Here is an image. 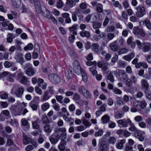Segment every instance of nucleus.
<instances>
[{"label": "nucleus", "instance_id": "nucleus-31", "mask_svg": "<svg viewBox=\"0 0 151 151\" xmlns=\"http://www.w3.org/2000/svg\"><path fill=\"white\" fill-rule=\"evenodd\" d=\"M41 14L43 16L47 17L48 19L51 15H50L49 11L45 8V11L42 12Z\"/></svg>", "mask_w": 151, "mask_h": 151}, {"label": "nucleus", "instance_id": "nucleus-10", "mask_svg": "<svg viewBox=\"0 0 151 151\" xmlns=\"http://www.w3.org/2000/svg\"><path fill=\"white\" fill-rule=\"evenodd\" d=\"M119 76L121 81H124L128 78L127 75L123 70H119L118 71Z\"/></svg>", "mask_w": 151, "mask_h": 151}, {"label": "nucleus", "instance_id": "nucleus-61", "mask_svg": "<svg viewBox=\"0 0 151 151\" xmlns=\"http://www.w3.org/2000/svg\"><path fill=\"white\" fill-rule=\"evenodd\" d=\"M132 83H136L137 82V79L136 76H132L130 78Z\"/></svg>", "mask_w": 151, "mask_h": 151}, {"label": "nucleus", "instance_id": "nucleus-29", "mask_svg": "<svg viewBox=\"0 0 151 151\" xmlns=\"http://www.w3.org/2000/svg\"><path fill=\"white\" fill-rule=\"evenodd\" d=\"M51 96L47 91H46L44 94L42 100L43 101L47 100L49 99Z\"/></svg>", "mask_w": 151, "mask_h": 151}, {"label": "nucleus", "instance_id": "nucleus-23", "mask_svg": "<svg viewBox=\"0 0 151 151\" xmlns=\"http://www.w3.org/2000/svg\"><path fill=\"white\" fill-rule=\"evenodd\" d=\"M23 54L21 53H19L16 55V58L19 60L20 62H23L24 60V58H23Z\"/></svg>", "mask_w": 151, "mask_h": 151}, {"label": "nucleus", "instance_id": "nucleus-17", "mask_svg": "<svg viewBox=\"0 0 151 151\" xmlns=\"http://www.w3.org/2000/svg\"><path fill=\"white\" fill-rule=\"evenodd\" d=\"M44 131L47 134H49L52 132V128L49 124L45 125L43 127Z\"/></svg>", "mask_w": 151, "mask_h": 151}, {"label": "nucleus", "instance_id": "nucleus-19", "mask_svg": "<svg viewBox=\"0 0 151 151\" xmlns=\"http://www.w3.org/2000/svg\"><path fill=\"white\" fill-rule=\"evenodd\" d=\"M101 120L103 124L108 123L110 120V117L107 115L103 116L101 118Z\"/></svg>", "mask_w": 151, "mask_h": 151}, {"label": "nucleus", "instance_id": "nucleus-50", "mask_svg": "<svg viewBox=\"0 0 151 151\" xmlns=\"http://www.w3.org/2000/svg\"><path fill=\"white\" fill-rule=\"evenodd\" d=\"M139 103L141 104L140 107L142 109L145 108L147 105V103L145 100L140 101Z\"/></svg>", "mask_w": 151, "mask_h": 151}, {"label": "nucleus", "instance_id": "nucleus-38", "mask_svg": "<svg viewBox=\"0 0 151 151\" xmlns=\"http://www.w3.org/2000/svg\"><path fill=\"white\" fill-rule=\"evenodd\" d=\"M92 47L93 50L96 52L99 51V45L97 43H94L92 45Z\"/></svg>", "mask_w": 151, "mask_h": 151}, {"label": "nucleus", "instance_id": "nucleus-6", "mask_svg": "<svg viewBox=\"0 0 151 151\" xmlns=\"http://www.w3.org/2000/svg\"><path fill=\"white\" fill-rule=\"evenodd\" d=\"M49 80L53 83H58L60 80L58 75L56 74H51L48 76Z\"/></svg>", "mask_w": 151, "mask_h": 151}, {"label": "nucleus", "instance_id": "nucleus-60", "mask_svg": "<svg viewBox=\"0 0 151 151\" xmlns=\"http://www.w3.org/2000/svg\"><path fill=\"white\" fill-rule=\"evenodd\" d=\"M124 81H125L126 85L128 86H130L132 84V83L130 78H127V79Z\"/></svg>", "mask_w": 151, "mask_h": 151}, {"label": "nucleus", "instance_id": "nucleus-15", "mask_svg": "<svg viewBox=\"0 0 151 151\" xmlns=\"http://www.w3.org/2000/svg\"><path fill=\"white\" fill-rule=\"evenodd\" d=\"M66 6L69 8H72L76 5V3L73 0H66Z\"/></svg>", "mask_w": 151, "mask_h": 151}, {"label": "nucleus", "instance_id": "nucleus-36", "mask_svg": "<svg viewBox=\"0 0 151 151\" xmlns=\"http://www.w3.org/2000/svg\"><path fill=\"white\" fill-rule=\"evenodd\" d=\"M48 90L46 91H47L49 94L51 96L54 95V91L53 86H49L48 88Z\"/></svg>", "mask_w": 151, "mask_h": 151}, {"label": "nucleus", "instance_id": "nucleus-7", "mask_svg": "<svg viewBox=\"0 0 151 151\" xmlns=\"http://www.w3.org/2000/svg\"><path fill=\"white\" fill-rule=\"evenodd\" d=\"M78 91L80 93H82L86 98H90L91 95L89 91L84 87H81L78 89Z\"/></svg>", "mask_w": 151, "mask_h": 151}, {"label": "nucleus", "instance_id": "nucleus-25", "mask_svg": "<svg viewBox=\"0 0 151 151\" xmlns=\"http://www.w3.org/2000/svg\"><path fill=\"white\" fill-rule=\"evenodd\" d=\"M96 65H94L92 66L90 68V70L92 73V75L93 76L96 75L97 73V71L96 70Z\"/></svg>", "mask_w": 151, "mask_h": 151}, {"label": "nucleus", "instance_id": "nucleus-44", "mask_svg": "<svg viewBox=\"0 0 151 151\" xmlns=\"http://www.w3.org/2000/svg\"><path fill=\"white\" fill-rule=\"evenodd\" d=\"M97 11L100 13H102L103 12V9H102V5L101 4H99L96 7Z\"/></svg>", "mask_w": 151, "mask_h": 151}, {"label": "nucleus", "instance_id": "nucleus-32", "mask_svg": "<svg viewBox=\"0 0 151 151\" xmlns=\"http://www.w3.org/2000/svg\"><path fill=\"white\" fill-rule=\"evenodd\" d=\"M115 72V71H112L107 76V78L111 82H114V78L112 74L113 73H114Z\"/></svg>", "mask_w": 151, "mask_h": 151}, {"label": "nucleus", "instance_id": "nucleus-12", "mask_svg": "<svg viewBox=\"0 0 151 151\" xmlns=\"http://www.w3.org/2000/svg\"><path fill=\"white\" fill-rule=\"evenodd\" d=\"M144 133L142 134L139 130H136L134 132V136L139 140L143 141L144 139Z\"/></svg>", "mask_w": 151, "mask_h": 151}, {"label": "nucleus", "instance_id": "nucleus-47", "mask_svg": "<svg viewBox=\"0 0 151 151\" xmlns=\"http://www.w3.org/2000/svg\"><path fill=\"white\" fill-rule=\"evenodd\" d=\"M81 74L83 81L85 82H87L88 80V78L85 71H83Z\"/></svg>", "mask_w": 151, "mask_h": 151}, {"label": "nucleus", "instance_id": "nucleus-3", "mask_svg": "<svg viewBox=\"0 0 151 151\" xmlns=\"http://www.w3.org/2000/svg\"><path fill=\"white\" fill-rule=\"evenodd\" d=\"M15 87H14L12 89L11 93L12 94H15L17 97L21 98L24 91V88L23 87L21 86L16 89Z\"/></svg>", "mask_w": 151, "mask_h": 151}, {"label": "nucleus", "instance_id": "nucleus-41", "mask_svg": "<svg viewBox=\"0 0 151 151\" xmlns=\"http://www.w3.org/2000/svg\"><path fill=\"white\" fill-rule=\"evenodd\" d=\"M127 51L128 50L126 48H122L120 49L118 52V55H120L122 54L126 53Z\"/></svg>", "mask_w": 151, "mask_h": 151}, {"label": "nucleus", "instance_id": "nucleus-4", "mask_svg": "<svg viewBox=\"0 0 151 151\" xmlns=\"http://www.w3.org/2000/svg\"><path fill=\"white\" fill-rule=\"evenodd\" d=\"M73 68L76 73L79 75L82 73L83 71H84L81 69L80 65L79 62L77 60H75L73 63Z\"/></svg>", "mask_w": 151, "mask_h": 151}, {"label": "nucleus", "instance_id": "nucleus-63", "mask_svg": "<svg viewBox=\"0 0 151 151\" xmlns=\"http://www.w3.org/2000/svg\"><path fill=\"white\" fill-rule=\"evenodd\" d=\"M9 57V54L7 52H5L3 55L2 54V55H1V60L5 59L6 60L8 59Z\"/></svg>", "mask_w": 151, "mask_h": 151}, {"label": "nucleus", "instance_id": "nucleus-30", "mask_svg": "<svg viewBox=\"0 0 151 151\" xmlns=\"http://www.w3.org/2000/svg\"><path fill=\"white\" fill-rule=\"evenodd\" d=\"M124 115V114L122 112L118 111L115 113L114 117L116 119H119L122 118Z\"/></svg>", "mask_w": 151, "mask_h": 151}, {"label": "nucleus", "instance_id": "nucleus-21", "mask_svg": "<svg viewBox=\"0 0 151 151\" xmlns=\"http://www.w3.org/2000/svg\"><path fill=\"white\" fill-rule=\"evenodd\" d=\"M80 35L83 37H86L87 38H89L91 36L90 33L88 31L85 30L81 32H80Z\"/></svg>", "mask_w": 151, "mask_h": 151}, {"label": "nucleus", "instance_id": "nucleus-54", "mask_svg": "<svg viewBox=\"0 0 151 151\" xmlns=\"http://www.w3.org/2000/svg\"><path fill=\"white\" fill-rule=\"evenodd\" d=\"M140 29L137 27H134L133 30V33L136 35H138Z\"/></svg>", "mask_w": 151, "mask_h": 151}, {"label": "nucleus", "instance_id": "nucleus-52", "mask_svg": "<svg viewBox=\"0 0 151 151\" xmlns=\"http://www.w3.org/2000/svg\"><path fill=\"white\" fill-rule=\"evenodd\" d=\"M63 119L66 122H71L72 120H73V119L71 118H69L66 115V114H64L63 115Z\"/></svg>", "mask_w": 151, "mask_h": 151}, {"label": "nucleus", "instance_id": "nucleus-14", "mask_svg": "<svg viewBox=\"0 0 151 151\" xmlns=\"http://www.w3.org/2000/svg\"><path fill=\"white\" fill-rule=\"evenodd\" d=\"M141 88L146 90H147L149 88V84L147 81L145 79H143L141 81Z\"/></svg>", "mask_w": 151, "mask_h": 151}, {"label": "nucleus", "instance_id": "nucleus-56", "mask_svg": "<svg viewBox=\"0 0 151 151\" xmlns=\"http://www.w3.org/2000/svg\"><path fill=\"white\" fill-rule=\"evenodd\" d=\"M83 124L86 127H89L91 125L88 121L86 119H83Z\"/></svg>", "mask_w": 151, "mask_h": 151}, {"label": "nucleus", "instance_id": "nucleus-13", "mask_svg": "<svg viewBox=\"0 0 151 151\" xmlns=\"http://www.w3.org/2000/svg\"><path fill=\"white\" fill-rule=\"evenodd\" d=\"M78 25L77 24L73 25L71 27L69 28V29L70 31L72 32L71 38H75V35H77L76 30L78 29Z\"/></svg>", "mask_w": 151, "mask_h": 151}, {"label": "nucleus", "instance_id": "nucleus-45", "mask_svg": "<svg viewBox=\"0 0 151 151\" xmlns=\"http://www.w3.org/2000/svg\"><path fill=\"white\" fill-rule=\"evenodd\" d=\"M103 133V131L102 129H100L99 130L96 132L95 134V136L96 137L101 136L102 135Z\"/></svg>", "mask_w": 151, "mask_h": 151}, {"label": "nucleus", "instance_id": "nucleus-40", "mask_svg": "<svg viewBox=\"0 0 151 151\" xmlns=\"http://www.w3.org/2000/svg\"><path fill=\"white\" fill-rule=\"evenodd\" d=\"M33 45L32 43H30L28 45L24 47V50L25 51L27 50H32L33 48Z\"/></svg>", "mask_w": 151, "mask_h": 151}, {"label": "nucleus", "instance_id": "nucleus-24", "mask_svg": "<svg viewBox=\"0 0 151 151\" xmlns=\"http://www.w3.org/2000/svg\"><path fill=\"white\" fill-rule=\"evenodd\" d=\"M39 120L38 119L36 120L35 121L32 123V127L34 129H38L40 127L38 124Z\"/></svg>", "mask_w": 151, "mask_h": 151}, {"label": "nucleus", "instance_id": "nucleus-37", "mask_svg": "<svg viewBox=\"0 0 151 151\" xmlns=\"http://www.w3.org/2000/svg\"><path fill=\"white\" fill-rule=\"evenodd\" d=\"M146 97L149 100H151V91L147 90L145 91Z\"/></svg>", "mask_w": 151, "mask_h": 151}, {"label": "nucleus", "instance_id": "nucleus-58", "mask_svg": "<svg viewBox=\"0 0 151 151\" xmlns=\"http://www.w3.org/2000/svg\"><path fill=\"white\" fill-rule=\"evenodd\" d=\"M110 48L112 50L114 51H116L117 50V47L114 42L112 43L111 45Z\"/></svg>", "mask_w": 151, "mask_h": 151}, {"label": "nucleus", "instance_id": "nucleus-49", "mask_svg": "<svg viewBox=\"0 0 151 151\" xmlns=\"http://www.w3.org/2000/svg\"><path fill=\"white\" fill-rule=\"evenodd\" d=\"M55 98L58 102L61 104L63 103L62 100L63 99V96H61L56 95L55 96Z\"/></svg>", "mask_w": 151, "mask_h": 151}, {"label": "nucleus", "instance_id": "nucleus-55", "mask_svg": "<svg viewBox=\"0 0 151 151\" xmlns=\"http://www.w3.org/2000/svg\"><path fill=\"white\" fill-rule=\"evenodd\" d=\"M10 75V73L9 72H4L0 74V78L5 76H9Z\"/></svg>", "mask_w": 151, "mask_h": 151}, {"label": "nucleus", "instance_id": "nucleus-1", "mask_svg": "<svg viewBox=\"0 0 151 151\" xmlns=\"http://www.w3.org/2000/svg\"><path fill=\"white\" fill-rule=\"evenodd\" d=\"M22 67L24 70L27 69L26 73L28 76H31L35 74L36 71L35 69L33 68L32 64L30 63H25L24 65L22 66Z\"/></svg>", "mask_w": 151, "mask_h": 151}, {"label": "nucleus", "instance_id": "nucleus-16", "mask_svg": "<svg viewBox=\"0 0 151 151\" xmlns=\"http://www.w3.org/2000/svg\"><path fill=\"white\" fill-rule=\"evenodd\" d=\"M66 145V142L64 140H62L58 147L60 151H63L65 150V146Z\"/></svg>", "mask_w": 151, "mask_h": 151}, {"label": "nucleus", "instance_id": "nucleus-11", "mask_svg": "<svg viewBox=\"0 0 151 151\" xmlns=\"http://www.w3.org/2000/svg\"><path fill=\"white\" fill-rule=\"evenodd\" d=\"M98 150L99 151H109V147L106 144L102 142L98 145Z\"/></svg>", "mask_w": 151, "mask_h": 151}, {"label": "nucleus", "instance_id": "nucleus-28", "mask_svg": "<svg viewBox=\"0 0 151 151\" xmlns=\"http://www.w3.org/2000/svg\"><path fill=\"white\" fill-rule=\"evenodd\" d=\"M71 69L72 68H70L67 72L66 73V76L69 79L71 78L73 76Z\"/></svg>", "mask_w": 151, "mask_h": 151}, {"label": "nucleus", "instance_id": "nucleus-53", "mask_svg": "<svg viewBox=\"0 0 151 151\" xmlns=\"http://www.w3.org/2000/svg\"><path fill=\"white\" fill-rule=\"evenodd\" d=\"M80 99V96L78 93H76L73 95V99L75 101L78 100Z\"/></svg>", "mask_w": 151, "mask_h": 151}, {"label": "nucleus", "instance_id": "nucleus-34", "mask_svg": "<svg viewBox=\"0 0 151 151\" xmlns=\"http://www.w3.org/2000/svg\"><path fill=\"white\" fill-rule=\"evenodd\" d=\"M118 64V66L120 68H124L127 65V63L125 62H123L121 60H119Z\"/></svg>", "mask_w": 151, "mask_h": 151}, {"label": "nucleus", "instance_id": "nucleus-64", "mask_svg": "<svg viewBox=\"0 0 151 151\" xmlns=\"http://www.w3.org/2000/svg\"><path fill=\"white\" fill-rule=\"evenodd\" d=\"M135 120L137 122H139L142 120L143 119L140 116H137L134 118Z\"/></svg>", "mask_w": 151, "mask_h": 151}, {"label": "nucleus", "instance_id": "nucleus-33", "mask_svg": "<svg viewBox=\"0 0 151 151\" xmlns=\"http://www.w3.org/2000/svg\"><path fill=\"white\" fill-rule=\"evenodd\" d=\"M52 136L57 141H58L59 139L60 138V136L59 134V133L56 132L55 130V132L52 134Z\"/></svg>", "mask_w": 151, "mask_h": 151}, {"label": "nucleus", "instance_id": "nucleus-48", "mask_svg": "<svg viewBox=\"0 0 151 151\" xmlns=\"http://www.w3.org/2000/svg\"><path fill=\"white\" fill-rule=\"evenodd\" d=\"M56 132L59 133L60 132L64 133L66 132V129L65 127H62L61 128H58L56 129L55 130Z\"/></svg>", "mask_w": 151, "mask_h": 151}, {"label": "nucleus", "instance_id": "nucleus-46", "mask_svg": "<svg viewBox=\"0 0 151 151\" xmlns=\"http://www.w3.org/2000/svg\"><path fill=\"white\" fill-rule=\"evenodd\" d=\"M115 29V27L113 26L109 25L107 27L106 31L108 32H113Z\"/></svg>", "mask_w": 151, "mask_h": 151}, {"label": "nucleus", "instance_id": "nucleus-27", "mask_svg": "<svg viewBox=\"0 0 151 151\" xmlns=\"http://www.w3.org/2000/svg\"><path fill=\"white\" fill-rule=\"evenodd\" d=\"M42 122L44 124H47L50 123V121L48 117L46 115H45L43 116Z\"/></svg>", "mask_w": 151, "mask_h": 151}, {"label": "nucleus", "instance_id": "nucleus-22", "mask_svg": "<svg viewBox=\"0 0 151 151\" xmlns=\"http://www.w3.org/2000/svg\"><path fill=\"white\" fill-rule=\"evenodd\" d=\"M14 76L17 79L20 80L24 76L20 71H17L14 74Z\"/></svg>", "mask_w": 151, "mask_h": 151}, {"label": "nucleus", "instance_id": "nucleus-62", "mask_svg": "<svg viewBox=\"0 0 151 151\" xmlns=\"http://www.w3.org/2000/svg\"><path fill=\"white\" fill-rule=\"evenodd\" d=\"M20 80V83L24 84H26L27 81V78L24 76Z\"/></svg>", "mask_w": 151, "mask_h": 151}, {"label": "nucleus", "instance_id": "nucleus-57", "mask_svg": "<svg viewBox=\"0 0 151 151\" xmlns=\"http://www.w3.org/2000/svg\"><path fill=\"white\" fill-rule=\"evenodd\" d=\"M113 91L115 94L119 95L121 94L122 93V91L116 88H115L113 89Z\"/></svg>", "mask_w": 151, "mask_h": 151}, {"label": "nucleus", "instance_id": "nucleus-39", "mask_svg": "<svg viewBox=\"0 0 151 151\" xmlns=\"http://www.w3.org/2000/svg\"><path fill=\"white\" fill-rule=\"evenodd\" d=\"M49 104L47 103H45L42 105V109L43 111H46L49 108Z\"/></svg>", "mask_w": 151, "mask_h": 151}, {"label": "nucleus", "instance_id": "nucleus-26", "mask_svg": "<svg viewBox=\"0 0 151 151\" xmlns=\"http://www.w3.org/2000/svg\"><path fill=\"white\" fill-rule=\"evenodd\" d=\"M116 141V139L114 137H110L108 139V141L109 144L114 145Z\"/></svg>", "mask_w": 151, "mask_h": 151}, {"label": "nucleus", "instance_id": "nucleus-9", "mask_svg": "<svg viewBox=\"0 0 151 151\" xmlns=\"http://www.w3.org/2000/svg\"><path fill=\"white\" fill-rule=\"evenodd\" d=\"M131 120L129 119H120L117 121V123L119 125H121L122 127H125L128 126V124H131Z\"/></svg>", "mask_w": 151, "mask_h": 151}, {"label": "nucleus", "instance_id": "nucleus-42", "mask_svg": "<svg viewBox=\"0 0 151 151\" xmlns=\"http://www.w3.org/2000/svg\"><path fill=\"white\" fill-rule=\"evenodd\" d=\"M0 97L3 99H5L8 97V94L4 92H0Z\"/></svg>", "mask_w": 151, "mask_h": 151}, {"label": "nucleus", "instance_id": "nucleus-51", "mask_svg": "<svg viewBox=\"0 0 151 151\" xmlns=\"http://www.w3.org/2000/svg\"><path fill=\"white\" fill-rule=\"evenodd\" d=\"M130 125V127H129V131H134L137 130L134 126V125L132 123V122H131V124H129Z\"/></svg>", "mask_w": 151, "mask_h": 151}, {"label": "nucleus", "instance_id": "nucleus-43", "mask_svg": "<svg viewBox=\"0 0 151 151\" xmlns=\"http://www.w3.org/2000/svg\"><path fill=\"white\" fill-rule=\"evenodd\" d=\"M144 22L147 28L150 30H151V24L150 21L148 20H146L144 21Z\"/></svg>", "mask_w": 151, "mask_h": 151}, {"label": "nucleus", "instance_id": "nucleus-8", "mask_svg": "<svg viewBox=\"0 0 151 151\" xmlns=\"http://www.w3.org/2000/svg\"><path fill=\"white\" fill-rule=\"evenodd\" d=\"M98 67L99 68H101L102 71L104 73L107 74L108 69V64L106 62H99L98 63Z\"/></svg>", "mask_w": 151, "mask_h": 151}, {"label": "nucleus", "instance_id": "nucleus-2", "mask_svg": "<svg viewBox=\"0 0 151 151\" xmlns=\"http://www.w3.org/2000/svg\"><path fill=\"white\" fill-rule=\"evenodd\" d=\"M136 42L138 48L139 49H142L144 52L149 51L151 49V44L150 43H146L142 44L138 40H137Z\"/></svg>", "mask_w": 151, "mask_h": 151}, {"label": "nucleus", "instance_id": "nucleus-59", "mask_svg": "<svg viewBox=\"0 0 151 151\" xmlns=\"http://www.w3.org/2000/svg\"><path fill=\"white\" fill-rule=\"evenodd\" d=\"M122 98L121 97H118L117 98V104L119 105H121V104H125V102H124L122 100Z\"/></svg>", "mask_w": 151, "mask_h": 151}, {"label": "nucleus", "instance_id": "nucleus-35", "mask_svg": "<svg viewBox=\"0 0 151 151\" xmlns=\"http://www.w3.org/2000/svg\"><path fill=\"white\" fill-rule=\"evenodd\" d=\"M93 28L95 29H98L101 27V24L100 22H93Z\"/></svg>", "mask_w": 151, "mask_h": 151}, {"label": "nucleus", "instance_id": "nucleus-18", "mask_svg": "<svg viewBox=\"0 0 151 151\" xmlns=\"http://www.w3.org/2000/svg\"><path fill=\"white\" fill-rule=\"evenodd\" d=\"M134 56V54L133 52L129 54L128 55L124 56L123 58L124 60L128 61H130Z\"/></svg>", "mask_w": 151, "mask_h": 151}, {"label": "nucleus", "instance_id": "nucleus-5", "mask_svg": "<svg viewBox=\"0 0 151 151\" xmlns=\"http://www.w3.org/2000/svg\"><path fill=\"white\" fill-rule=\"evenodd\" d=\"M135 9L137 10L136 14L137 17H141L146 14V12L144 6L139 5L135 8Z\"/></svg>", "mask_w": 151, "mask_h": 151}, {"label": "nucleus", "instance_id": "nucleus-20", "mask_svg": "<svg viewBox=\"0 0 151 151\" xmlns=\"http://www.w3.org/2000/svg\"><path fill=\"white\" fill-rule=\"evenodd\" d=\"M31 139L26 136L23 135V142L24 144L26 145L29 144L30 142H31Z\"/></svg>", "mask_w": 151, "mask_h": 151}]
</instances>
